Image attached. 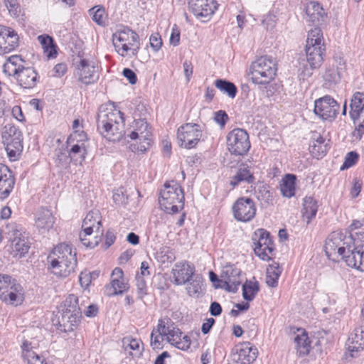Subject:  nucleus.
<instances>
[{
    "label": "nucleus",
    "mask_w": 364,
    "mask_h": 364,
    "mask_svg": "<svg viewBox=\"0 0 364 364\" xmlns=\"http://www.w3.org/2000/svg\"><path fill=\"white\" fill-rule=\"evenodd\" d=\"M177 340L178 341H176L171 345L183 350H186L190 348L191 340L188 336H184L183 338L179 337Z\"/></svg>",
    "instance_id": "bf43d9fd"
},
{
    "label": "nucleus",
    "mask_w": 364,
    "mask_h": 364,
    "mask_svg": "<svg viewBox=\"0 0 364 364\" xmlns=\"http://www.w3.org/2000/svg\"><path fill=\"white\" fill-rule=\"evenodd\" d=\"M0 299L15 306L23 300L22 287L9 275L0 274Z\"/></svg>",
    "instance_id": "1a4fd4ad"
},
{
    "label": "nucleus",
    "mask_w": 364,
    "mask_h": 364,
    "mask_svg": "<svg viewBox=\"0 0 364 364\" xmlns=\"http://www.w3.org/2000/svg\"><path fill=\"white\" fill-rule=\"evenodd\" d=\"M296 177L294 174L285 175L281 184L280 190L284 197L291 198L295 194Z\"/></svg>",
    "instance_id": "ea45409f"
},
{
    "label": "nucleus",
    "mask_w": 364,
    "mask_h": 364,
    "mask_svg": "<svg viewBox=\"0 0 364 364\" xmlns=\"http://www.w3.org/2000/svg\"><path fill=\"white\" fill-rule=\"evenodd\" d=\"M202 133V129L198 124L186 123L181 126L177 132L180 146L186 149L195 147L200 141Z\"/></svg>",
    "instance_id": "ddd939ff"
},
{
    "label": "nucleus",
    "mask_w": 364,
    "mask_h": 364,
    "mask_svg": "<svg viewBox=\"0 0 364 364\" xmlns=\"http://www.w3.org/2000/svg\"><path fill=\"white\" fill-rule=\"evenodd\" d=\"M68 152V155L71 159L77 155H80L81 159L84 160L86 154V149L83 143L81 144H77L73 145Z\"/></svg>",
    "instance_id": "6e6d98bb"
},
{
    "label": "nucleus",
    "mask_w": 364,
    "mask_h": 364,
    "mask_svg": "<svg viewBox=\"0 0 364 364\" xmlns=\"http://www.w3.org/2000/svg\"><path fill=\"white\" fill-rule=\"evenodd\" d=\"M261 252L262 254H265V256H263L262 253H255L260 259L264 261H268L272 259L273 255V252L274 250V245L273 241L269 240V242H266L265 245H262L261 246Z\"/></svg>",
    "instance_id": "3c124183"
},
{
    "label": "nucleus",
    "mask_w": 364,
    "mask_h": 364,
    "mask_svg": "<svg viewBox=\"0 0 364 364\" xmlns=\"http://www.w3.org/2000/svg\"><path fill=\"white\" fill-rule=\"evenodd\" d=\"M82 228L84 230L83 235H92L103 234V230L101 223V215L98 210H90L83 220Z\"/></svg>",
    "instance_id": "a211bd4d"
},
{
    "label": "nucleus",
    "mask_w": 364,
    "mask_h": 364,
    "mask_svg": "<svg viewBox=\"0 0 364 364\" xmlns=\"http://www.w3.org/2000/svg\"><path fill=\"white\" fill-rule=\"evenodd\" d=\"M68 151L65 149H59L55 151V160L60 164H67L71 159L68 155Z\"/></svg>",
    "instance_id": "13d9d810"
},
{
    "label": "nucleus",
    "mask_w": 364,
    "mask_h": 364,
    "mask_svg": "<svg viewBox=\"0 0 364 364\" xmlns=\"http://www.w3.org/2000/svg\"><path fill=\"white\" fill-rule=\"evenodd\" d=\"M277 70L275 59L272 56H262L250 66V75L256 85L269 84L274 80Z\"/></svg>",
    "instance_id": "39448f33"
},
{
    "label": "nucleus",
    "mask_w": 364,
    "mask_h": 364,
    "mask_svg": "<svg viewBox=\"0 0 364 364\" xmlns=\"http://www.w3.org/2000/svg\"><path fill=\"white\" fill-rule=\"evenodd\" d=\"M30 343L24 342L22 345V358L26 364H47L43 357L40 356L30 348Z\"/></svg>",
    "instance_id": "e433bc0d"
},
{
    "label": "nucleus",
    "mask_w": 364,
    "mask_h": 364,
    "mask_svg": "<svg viewBox=\"0 0 364 364\" xmlns=\"http://www.w3.org/2000/svg\"><path fill=\"white\" fill-rule=\"evenodd\" d=\"M227 146L231 154L245 155L251 147L248 133L243 129H234L227 136Z\"/></svg>",
    "instance_id": "f8f14e48"
},
{
    "label": "nucleus",
    "mask_w": 364,
    "mask_h": 364,
    "mask_svg": "<svg viewBox=\"0 0 364 364\" xmlns=\"http://www.w3.org/2000/svg\"><path fill=\"white\" fill-rule=\"evenodd\" d=\"M340 106L331 96L326 95L314 102V112L324 120H332L338 114Z\"/></svg>",
    "instance_id": "2eb2a0df"
},
{
    "label": "nucleus",
    "mask_w": 364,
    "mask_h": 364,
    "mask_svg": "<svg viewBox=\"0 0 364 364\" xmlns=\"http://www.w3.org/2000/svg\"><path fill=\"white\" fill-rule=\"evenodd\" d=\"M364 108V99L363 94L360 92H356L353 96L350 103V115L351 118L355 121L359 118L360 112Z\"/></svg>",
    "instance_id": "a19ab883"
},
{
    "label": "nucleus",
    "mask_w": 364,
    "mask_h": 364,
    "mask_svg": "<svg viewBox=\"0 0 364 364\" xmlns=\"http://www.w3.org/2000/svg\"><path fill=\"white\" fill-rule=\"evenodd\" d=\"M156 259L161 264H171L176 257L172 250L168 247H162L156 252Z\"/></svg>",
    "instance_id": "8fccbe9b"
},
{
    "label": "nucleus",
    "mask_w": 364,
    "mask_h": 364,
    "mask_svg": "<svg viewBox=\"0 0 364 364\" xmlns=\"http://www.w3.org/2000/svg\"><path fill=\"white\" fill-rule=\"evenodd\" d=\"M133 130L127 136L132 140H138L139 144L132 145V151L144 153L149 149L151 144V127L144 119L134 121Z\"/></svg>",
    "instance_id": "9b49d317"
},
{
    "label": "nucleus",
    "mask_w": 364,
    "mask_h": 364,
    "mask_svg": "<svg viewBox=\"0 0 364 364\" xmlns=\"http://www.w3.org/2000/svg\"><path fill=\"white\" fill-rule=\"evenodd\" d=\"M48 258L50 259L52 272L58 277H67L77 266L76 252L69 244L57 245Z\"/></svg>",
    "instance_id": "f03ea898"
},
{
    "label": "nucleus",
    "mask_w": 364,
    "mask_h": 364,
    "mask_svg": "<svg viewBox=\"0 0 364 364\" xmlns=\"http://www.w3.org/2000/svg\"><path fill=\"white\" fill-rule=\"evenodd\" d=\"M355 240L353 246L350 247L351 251L345 255L343 259L348 266L364 271V245L355 246Z\"/></svg>",
    "instance_id": "5701e85b"
},
{
    "label": "nucleus",
    "mask_w": 364,
    "mask_h": 364,
    "mask_svg": "<svg viewBox=\"0 0 364 364\" xmlns=\"http://www.w3.org/2000/svg\"><path fill=\"white\" fill-rule=\"evenodd\" d=\"M22 67H16L13 64L6 63L4 65V73L9 76H14L16 79Z\"/></svg>",
    "instance_id": "052dcab7"
},
{
    "label": "nucleus",
    "mask_w": 364,
    "mask_h": 364,
    "mask_svg": "<svg viewBox=\"0 0 364 364\" xmlns=\"http://www.w3.org/2000/svg\"><path fill=\"white\" fill-rule=\"evenodd\" d=\"M295 348L299 356H304L309 353L311 350V342L307 334L302 332L301 334L294 337Z\"/></svg>",
    "instance_id": "4c0bfd02"
},
{
    "label": "nucleus",
    "mask_w": 364,
    "mask_h": 364,
    "mask_svg": "<svg viewBox=\"0 0 364 364\" xmlns=\"http://www.w3.org/2000/svg\"><path fill=\"white\" fill-rule=\"evenodd\" d=\"M253 243L255 245L254 252L255 253H262L261 252V246L262 245H265L266 242H269L270 235L269 232L264 229H258L257 230L252 236V238ZM263 256H265V254H262Z\"/></svg>",
    "instance_id": "58836bf2"
},
{
    "label": "nucleus",
    "mask_w": 364,
    "mask_h": 364,
    "mask_svg": "<svg viewBox=\"0 0 364 364\" xmlns=\"http://www.w3.org/2000/svg\"><path fill=\"white\" fill-rule=\"evenodd\" d=\"M254 181L255 177L253 176V173L251 172L250 167L245 164H242L237 171L236 174L232 177L230 183L232 186L235 187L242 182L252 183Z\"/></svg>",
    "instance_id": "473e14b6"
},
{
    "label": "nucleus",
    "mask_w": 364,
    "mask_h": 364,
    "mask_svg": "<svg viewBox=\"0 0 364 364\" xmlns=\"http://www.w3.org/2000/svg\"><path fill=\"white\" fill-rule=\"evenodd\" d=\"M136 288L138 290V293L140 298H142L145 294H146V284L143 277L140 276L139 274L136 276Z\"/></svg>",
    "instance_id": "680f3d73"
},
{
    "label": "nucleus",
    "mask_w": 364,
    "mask_h": 364,
    "mask_svg": "<svg viewBox=\"0 0 364 364\" xmlns=\"http://www.w3.org/2000/svg\"><path fill=\"white\" fill-rule=\"evenodd\" d=\"M150 46L155 52L159 50L163 44L161 36L159 33L152 34L149 38Z\"/></svg>",
    "instance_id": "0e129e2a"
},
{
    "label": "nucleus",
    "mask_w": 364,
    "mask_h": 364,
    "mask_svg": "<svg viewBox=\"0 0 364 364\" xmlns=\"http://www.w3.org/2000/svg\"><path fill=\"white\" fill-rule=\"evenodd\" d=\"M215 86L223 94L233 99L237 92V88L235 85L225 79H218L214 82Z\"/></svg>",
    "instance_id": "79ce46f5"
},
{
    "label": "nucleus",
    "mask_w": 364,
    "mask_h": 364,
    "mask_svg": "<svg viewBox=\"0 0 364 364\" xmlns=\"http://www.w3.org/2000/svg\"><path fill=\"white\" fill-rule=\"evenodd\" d=\"M215 0H188L189 11L197 17H208L217 9Z\"/></svg>",
    "instance_id": "aec40b11"
},
{
    "label": "nucleus",
    "mask_w": 364,
    "mask_h": 364,
    "mask_svg": "<svg viewBox=\"0 0 364 364\" xmlns=\"http://www.w3.org/2000/svg\"><path fill=\"white\" fill-rule=\"evenodd\" d=\"M159 203L161 209L167 213H176L183 208V191L176 181L164 183L160 192Z\"/></svg>",
    "instance_id": "7ed1b4c3"
},
{
    "label": "nucleus",
    "mask_w": 364,
    "mask_h": 364,
    "mask_svg": "<svg viewBox=\"0 0 364 364\" xmlns=\"http://www.w3.org/2000/svg\"><path fill=\"white\" fill-rule=\"evenodd\" d=\"M228 119V116L225 111L220 110L215 113L214 120L221 127H224Z\"/></svg>",
    "instance_id": "338daca9"
},
{
    "label": "nucleus",
    "mask_w": 364,
    "mask_h": 364,
    "mask_svg": "<svg viewBox=\"0 0 364 364\" xmlns=\"http://www.w3.org/2000/svg\"><path fill=\"white\" fill-rule=\"evenodd\" d=\"M128 289V284L124 282V274L122 269L116 267L112 272L109 285L106 287L108 296L122 294Z\"/></svg>",
    "instance_id": "4be33fe9"
},
{
    "label": "nucleus",
    "mask_w": 364,
    "mask_h": 364,
    "mask_svg": "<svg viewBox=\"0 0 364 364\" xmlns=\"http://www.w3.org/2000/svg\"><path fill=\"white\" fill-rule=\"evenodd\" d=\"M14 183L15 179L10 169L0 164V199L6 198L9 196Z\"/></svg>",
    "instance_id": "b1692460"
},
{
    "label": "nucleus",
    "mask_w": 364,
    "mask_h": 364,
    "mask_svg": "<svg viewBox=\"0 0 364 364\" xmlns=\"http://www.w3.org/2000/svg\"><path fill=\"white\" fill-rule=\"evenodd\" d=\"M16 80L18 85L23 88L31 89L36 85L38 73L33 68L22 67Z\"/></svg>",
    "instance_id": "c85d7f7f"
},
{
    "label": "nucleus",
    "mask_w": 364,
    "mask_h": 364,
    "mask_svg": "<svg viewBox=\"0 0 364 364\" xmlns=\"http://www.w3.org/2000/svg\"><path fill=\"white\" fill-rule=\"evenodd\" d=\"M203 278L200 275H196L193 279L188 282L186 291L189 296H198L203 291Z\"/></svg>",
    "instance_id": "c03bdc74"
},
{
    "label": "nucleus",
    "mask_w": 364,
    "mask_h": 364,
    "mask_svg": "<svg viewBox=\"0 0 364 364\" xmlns=\"http://www.w3.org/2000/svg\"><path fill=\"white\" fill-rule=\"evenodd\" d=\"M323 79L328 86H331L339 81V72L334 68H328L323 75Z\"/></svg>",
    "instance_id": "603ef678"
},
{
    "label": "nucleus",
    "mask_w": 364,
    "mask_h": 364,
    "mask_svg": "<svg viewBox=\"0 0 364 364\" xmlns=\"http://www.w3.org/2000/svg\"><path fill=\"white\" fill-rule=\"evenodd\" d=\"M123 75L129 80L132 85L136 84L137 77L135 73L130 68H124L122 71Z\"/></svg>",
    "instance_id": "774afa93"
},
{
    "label": "nucleus",
    "mask_w": 364,
    "mask_h": 364,
    "mask_svg": "<svg viewBox=\"0 0 364 364\" xmlns=\"http://www.w3.org/2000/svg\"><path fill=\"white\" fill-rule=\"evenodd\" d=\"M4 4L11 14L17 15V13L19 11L18 0H4Z\"/></svg>",
    "instance_id": "69168bd1"
},
{
    "label": "nucleus",
    "mask_w": 364,
    "mask_h": 364,
    "mask_svg": "<svg viewBox=\"0 0 364 364\" xmlns=\"http://www.w3.org/2000/svg\"><path fill=\"white\" fill-rule=\"evenodd\" d=\"M324 45L323 33L318 27L311 30L308 33L306 46Z\"/></svg>",
    "instance_id": "09e8293b"
},
{
    "label": "nucleus",
    "mask_w": 364,
    "mask_h": 364,
    "mask_svg": "<svg viewBox=\"0 0 364 364\" xmlns=\"http://www.w3.org/2000/svg\"><path fill=\"white\" fill-rule=\"evenodd\" d=\"M172 274L174 278V284L176 285H183L191 279L195 274V267L188 262L184 261L176 263L172 269Z\"/></svg>",
    "instance_id": "6ab92c4d"
},
{
    "label": "nucleus",
    "mask_w": 364,
    "mask_h": 364,
    "mask_svg": "<svg viewBox=\"0 0 364 364\" xmlns=\"http://www.w3.org/2000/svg\"><path fill=\"white\" fill-rule=\"evenodd\" d=\"M38 42L42 46L43 53L48 58H54L58 54V47L54 42V39L48 35H40L37 38Z\"/></svg>",
    "instance_id": "72a5a7b5"
},
{
    "label": "nucleus",
    "mask_w": 364,
    "mask_h": 364,
    "mask_svg": "<svg viewBox=\"0 0 364 364\" xmlns=\"http://www.w3.org/2000/svg\"><path fill=\"white\" fill-rule=\"evenodd\" d=\"M255 196L258 200L264 203H269L272 197L269 186L262 183H257L255 187Z\"/></svg>",
    "instance_id": "de8ad7c7"
},
{
    "label": "nucleus",
    "mask_w": 364,
    "mask_h": 364,
    "mask_svg": "<svg viewBox=\"0 0 364 364\" xmlns=\"http://www.w3.org/2000/svg\"><path fill=\"white\" fill-rule=\"evenodd\" d=\"M346 345L348 350L353 357V353L358 352L364 349V327L360 326L355 328L350 334Z\"/></svg>",
    "instance_id": "cd10ccee"
},
{
    "label": "nucleus",
    "mask_w": 364,
    "mask_h": 364,
    "mask_svg": "<svg viewBox=\"0 0 364 364\" xmlns=\"http://www.w3.org/2000/svg\"><path fill=\"white\" fill-rule=\"evenodd\" d=\"M18 45V36L11 28L0 26V54L14 50Z\"/></svg>",
    "instance_id": "412c9836"
},
{
    "label": "nucleus",
    "mask_w": 364,
    "mask_h": 364,
    "mask_svg": "<svg viewBox=\"0 0 364 364\" xmlns=\"http://www.w3.org/2000/svg\"><path fill=\"white\" fill-rule=\"evenodd\" d=\"M325 45L306 46L305 63L300 64L299 75L303 80L313 75V71L320 68L323 61L325 54Z\"/></svg>",
    "instance_id": "6e6552de"
},
{
    "label": "nucleus",
    "mask_w": 364,
    "mask_h": 364,
    "mask_svg": "<svg viewBox=\"0 0 364 364\" xmlns=\"http://www.w3.org/2000/svg\"><path fill=\"white\" fill-rule=\"evenodd\" d=\"M282 273V269L278 263L269 265L267 268L266 283L270 287H275L278 284V279Z\"/></svg>",
    "instance_id": "37998d69"
},
{
    "label": "nucleus",
    "mask_w": 364,
    "mask_h": 364,
    "mask_svg": "<svg viewBox=\"0 0 364 364\" xmlns=\"http://www.w3.org/2000/svg\"><path fill=\"white\" fill-rule=\"evenodd\" d=\"M232 212L237 220L242 222L250 221L256 213L255 203L250 198H240L232 205Z\"/></svg>",
    "instance_id": "f3484780"
},
{
    "label": "nucleus",
    "mask_w": 364,
    "mask_h": 364,
    "mask_svg": "<svg viewBox=\"0 0 364 364\" xmlns=\"http://www.w3.org/2000/svg\"><path fill=\"white\" fill-rule=\"evenodd\" d=\"M57 318L58 329L63 332H70L73 331L80 317L74 316L73 313L65 309L60 308Z\"/></svg>",
    "instance_id": "393cba45"
},
{
    "label": "nucleus",
    "mask_w": 364,
    "mask_h": 364,
    "mask_svg": "<svg viewBox=\"0 0 364 364\" xmlns=\"http://www.w3.org/2000/svg\"><path fill=\"white\" fill-rule=\"evenodd\" d=\"M97 124L101 135L109 141H119L126 134L124 114L119 110H100Z\"/></svg>",
    "instance_id": "f257e3e1"
},
{
    "label": "nucleus",
    "mask_w": 364,
    "mask_h": 364,
    "mask_svg": "<svg viewBox=\"0 0 364 364\" xmlns=\"http://www.w3.org/2000/svg\"><path fill=\"white\" fill-rule=\"evenodd\" d=\"M83 233H84V230H82V231L80 232L79 237H80V241L85 247L94 248L99 244L102 235L95 234L93 239L91 240L90 238H87V237H90L91 235H83L82 236V235Z\"/></svg>",
    "instance_id": "864d4df0"
},
{
    "label": "nucleus",
    "mask_w": 364,
    "mask_h": 364,
    "mask_svg": "<svg viewBox=\"0 0 364 364\" xmlns=\"http://www.w3.org/2000/svg\"><path fill=\"white\" fill-rule=\"evenodd\" d=\"M127 195L123 188L117 189L113 194V200L117 205H124L127 202Z\"/></svg>",
    "instance_id": "4d7b16f0"
},
{
    "label": "nucleus",
    "mask_w": 364,
    "mask_h": 364,
    "mask_svg": "<svg viewBox=\"0 0 364 364\" xmlns=\"http://www.w3.org/2000/svg\"><path fill=\"white\" fill-rule=\"evenodd\" d=\"M157 332L160 336H164L168 343L172 344L179 337H181L182 332L179 328L175 326L174 323L169 318L165 322L164 320L160 319L157 325Z\"/></svg>",
    "instance_id": "a878e982"
},
{
    "label": "nucleus",
    "mask_w": 364,
    "mask_h": 364,
    "mask_svg": "<svg viewBox=\"0 0 364 364\" xmlns=\"http://www.w3.org/2000/svg\"><path fill=\"white\" fill-rule=\"evenodd\" d=\"M112 43L122 57L127 56L129 51L136 56L140 48L139 35L128 27L119 28L112 34Z\"/></svg>",
    "instance_id": "20e7f679"
},
{
    "label": "nucleus",
    "mask_w": 364,
    "mask_h": 364,
    "mask_svg": "<svg viewBox=\"0 0 364 364\" xmlns=\"http://www.w3.org/2000/svg\"><path fill=\"white\" fill-rule=\"evenodd\" d=\"M276 21V16L272 14H268L267 15L264 16L262 23L267 30H271L275 26Z\"/></svg>",
    "instance_id": "e2e57ef3"
},
{
    "label": "nucleus",
    "mask_w": 364,
    "mask_h": 364,
    "mask_svg": "<svg viewBox=\"0 0 364 364\" xmlns=\"http://www.w3.org/2000/svg\"><path fill=\"white\" fill-rule=\"evenodd\" d=\"M353 237L347 235V232L333 231L327 237L325 243V252L329 259L336 260L339 256L344 259L353 246Z\"/></svg>",
    "instance_id": "423d86ee"
},
{
    "label": "nucleus",
    "mask_w": 364,
    "mask_h": 364,
    "mask_svg": "<svg viewBox=\"0 0 364 364\" xmlns=\"http://www.w3.org/2000/svg\"><path fill=\"white\" fill-rule=\"evenodd\" d=\"M85 301V298L83 296L79 298L75 294H70L63 301L60 308L70 311L74 316L81 317L82 308L84 306Z\"/></svg>",
    "instance_id": "2f4dec72"
},
{
    "label": "nucleus",
    "mask_w": 364,
    "mask_h": 364,
    "mask_svg": "<svg viewBox=\"0 0 364 364\" xmlns=\"http://www.w3.org/2000/svg\"><path fill=\"white\" fill-rule=\"evenodd\" d=\"M329 149V144L326 142V140L321 136H318L314 139L309 146L310 153L316 159H321L325 156Z\"/></svg>",
    "instance_id": "f704fd0d"
},
{
    "label": "nucleus",
    "mask_w": 364,
    "mask_h": 364,
    "mask_svg": "<svg viewBox=\"0 0 364 364\" xmlns=\"http://www.w3.org/2000/svg\"><path fill=\"white\" fill-rule=\"evenodd\" d=\"M74 75L79 82L88 85L98 80V67L95 62L87 59H80L75 63Z\"/></svg>",
    "instance_id": "4468645a"
},
{
    "label": "nucleus",
    "mask_w": 364,
    "mask_h": 364,
    "mask_svg": "<svg viewBox=\"0 0 364 364\" xmlns=\"http://www.w3.org/2000/svg\"><path fill=\"white\" fill-rule=\"evenodd\" d=\"M241 270L234 264H227L223 267L220 274V282L222 284L216 287L225 289L229 292L235 293L241 284L240 276Z\"/></svg>",
    "instance_id": "dca6fc26"
},
{
    "label": "nucleus",
    "mask_w": 364,
    "mask_h": 364,
    "mask_svg": "<svg viewBox=\"0 0 364 364\" xmlns=\"http://www.w3.org/2000/svg\"><path fill=\"white\" fill-rule=\"evenodd\" d=\"M359 155L355 151L348 152L346 157L343 165L341 167V170L348 168L355 165L358 160Z\"/></svg>",
    "instance_id": "5fc2aeb1"
},
{
    "label": "nucleus",
    "mask_w": 364,
    "mask_h": 364,
    "mask_svg": "<svg viewBox=\"0 0 364 364\" xmlns=\"http://www.w3.org/2000/svg\"><path fill=\"white\" fill-rule=\"evenodd\" d=\"M259 290V283L257 281H246L242 285V296L245 300L252 301Z\"/></svg>",
    "instance_id": "a18cd8bd"
},
{
    "label": "nucleus",
    "mask_w": 364,
    "mask_h": 364,
    "mask_svg": "<svg viewBox=\"0 0 364 364\" xmlns=\"http://www.w3.org/2000/svg\"><path fill=\"white\" fill-rule=\"evenodd\" d=\"M237 353V360L241 364H250L256 360L258 350L252 343L245 342L238 346Z\"/></svg>",
    "instance_id": "bb28decb"
},
{
    "label": "nucleus",
    "mask_w": 364,
    "mask_h": 364,
    "mask_svg": "<svg viewBox=\"0 0 364 364\" xmlns=\"http://www.w3.org/2000/svg\"><path fill=\"white\" fill-rule=\"evenodd\" d=\"M306 13L309 18L308 21L316 26L320 25L324 21L326 13L318 2L311 1L306 6Z\"/></svg>",
    "instance_id": "7c9ffc66"
},
{
    "label": "nucleus",
    "mask_w": 364,
    "mask_h": 364,
    "mask_svg": "<svg viewBox=\"0 0 364 364\" xmlns=\"http://www.w3.org/2000/svg\"><path fill=\"white\" fill-rule=\"evenodd\" d=\"M55 218L50 210L41 208L36 213L35 225L37 228L48 230L53 228Z\"/></svg>",
    "instance_id": "c756f323"
},
{
    "label": "nucleus",
    "mask_w": 364,
    "mask_h": 364,
    "mask_svg": "<svg viewBox=\"0 0 364 364\" xmlns=\"http://www.w3.org/2000/svg\"><path fill=\"white\" fill-rule=\"evenodd\" d=\"M89 14L93 21L97 25L104 26L106 24L107 16L105 9L101 6H95L89 11Z\"/></svg>",
    "instance_id": "49530a36"
},
{
    "label": "nucleus",
    "mask_w": 364,
    "mask_h": 364,
    "mask_svg": "<svg viewBox=\"0 0 364 364\" xmlns=\"http://www.w3.org/2000/svg\"><path fill=\"white\" fill-rule=\"evenodd\" d=\"M5 231L11 242V253L15 257H23L28 253L31 244L26 232L16 223L8 224Z\"/></svg>",
    "instance_id": "0eeeda50"
},
{
    "label": "nucleus",
    "mask_w": 364,
    "mask_h": 364,
    "mask_svg": "<svg viewBox=\"0 0 364 364\" xmlns=\"http://www.w3.org/2000/svg\"><path fill=\"white\" fill-rule=\"evenodd\" d=\"M318 211L317 201L313 197H306L304 199L302 217L307 224L315 218Z\"/></svg>",
    "instance_id": "c9c22d12"
},
{
    "label": "nucleus",
    "mask_w": 364,
    "mask_h": 364,
    "mask_svg": "<svg viewBox=\"0 0 364 364\" xmlns=\"http://www.w3.org/2000/svg\"><path fill=\"white\" fill-rule=\"evenodd\" d=\"M2 139L6 145V151L11 161L18 159L23 150V136L18 127L6 124L4 127Z\"/></svg>",
    "instance_id": "9d476101"
}]
</instances>
